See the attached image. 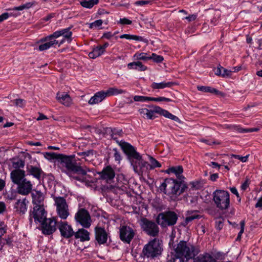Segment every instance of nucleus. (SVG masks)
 I'll return each instance as SVG.
<instances>
[{
  "label": "nucleus",
  "instance_id": "49",
  "mask_svg": "<svg viewBox=\"0 0 262 262\" xmlns=\"http://www.w3.org/2000/svg\"><path fill=\"white\" fill-rule=\"evenodd\" d=\"M67 238L72 237V236H75V232L73 230L71 226L67 224Z\"/></svg>",
  "mask_w": 262,
  "mask_h": 262
},
{
  "label": "nucleus",
  "instance_id": "59",
  "mask_svg": "<svg viewBox=\"0 0 262 262\" xmlns=\"http://www.w3.org/2000/svg\"><path fill=\"white\" fill-rule=\"evenodd\" d=\"M197 18V14H193L192 15H190L188 16H186L185 17V19L187 20L189 22L195 20Z\"/></svg>",
  "mask_w": 262,
  "mask_h": 262
},
{
  "label": "nucleus",
  "instance_id": "4",
  "mask_svg": "<svg viewBox=\"0 0 262 262\" xmlns=\"http://www.w3.org/2000/svg\"><path fill=\"white\" fill-rule=\"evenodd\" d=\"M171 252L179 256H182L188 260L194 258L199 253V250L190 243L181 241L178 244L174 245Z\"/></svg>",
  "mask_w": 262,
  "mask_h": 262
},
{
  "label": "nucleus",
  "instance_id": "9",
  "mask_svg": "<svg viewBox=\"0 0 262 262\" xmlns=\"http://www.w3.org/2000/svg\"><path fill=\"white\" fill-rule=\"evenodd\" d=\"M47 217V212L43 206H34L29 213V221L32 223L33 220L35 223H41Z\"/></svg>",
  "mask_w": 262,
  "mask_h": 262
},
{
  "label": "nucleus",
  "instance_id": "3",
  "mask_svg": "<svg viewBox=\"0 0 262 262\" xmlns=\"http://www.w3.org/2000/svg\"><path fill=\"white\" fill-rule=\"evenodd\" d=\"M187 188L185 182H180L179 180L172 178H166L160 186L159 189L166 194L180 195Z\"/></svg>",
  "mask_w": 262,
  "mask_h": 262
},
{
  "label": "nucleus",
  "instance_id": "8",
  "mask_svg": "<svg viewBox=\"0 0 262 262\" xmlns=\"http://www.w3.org/2000/svg\"><path fill=\"white\" fill-rule=\"evenodd\" d=\"M157 222L149 220L147 218H142L140 226L142 230L148 235L156 237L159 233V228Z\"/></svg>",
  "mask_w": 262,
  "mask_h": 262
},
{
  "label": "nucleus",
  "instance_id": "42",
  "mask_svg": "<svg viewBox=\"0 0 262 262\" xmlns=\"http://www.w3.org/2000/svg\"><path fill=\"white\" fill-rule=\"evenodd\" d=\"M12 102L15 106L20 107H24L26 104L25 101L23 99H16Z\"/></svg>",
  "mask_w": 262,
  "mask_h": 262
},
{
  "label": "nucleus",
  "instance_id": "32",
  "mask_svg": "<svg viewBox=\"0 0 262 262\" xmlns=\"http://www.w3.org/2000/svg\"><path fill=\"white\" fill-rule=\"evenodd\" d=\"M106 97H110L113 95H117L118 94H124L125 91L122 89H118L116 88H110L106 91H104Z\"/></svg>",
  "mask_w": 262,
  "mask_h": 262
},
{
  "label": "nucleus",
  "instance_id": "47",
  "mask_svg": "<svg viewBox=\"0 0 262 262\" xmlns=\"http://www.w3.org/2000/svg\"><path fill=\"white\" fill-rule=\"evenodd\" d=\"M58 229L62 236L66 237V223L61 222L58 226Z\"/></svg>",
  "mask_w": 262,
  "mask_h": 262
},
{
  "label": "nucleus",
  "instance_id": "48",
  "mask_svg": "<svg viewBox=\"0 0 262 262\" xmlns=\"http://www.w3.org/2000/svg\"><path fill=\"white\" fill-rule=\"evenodd\" d=\"M221 76L223 77H229L233 73L232 70H229L223 67Z\"/></svg>",
  "mask_w": 262,
  "mask_h": 262
},
{
  "label": "nucleus",
  "instance_id": "25",
  "mask_svg": "<svg viewBox=\"0 0 262 262\" xmlns=\"http://www.w3.org/2000/svg\"><path fill=\"white\" fill-rule=\"evenodd\" d=\"M41 40L45 42L38 46V50L40 51L48 50L51 47H53L54 45H57L59 43L58 40H51L47 39V36L42 39Z\"/></svg>",
  "mask_w": 262,
  "mask_h": 262
},
{
  "label": "nucleus",
  "instance_id": "7",
  "mask_svg": "<svg viewBox=\"0 0 262 262\" xmlns=\"http://www.w3.org/2000/svg\"><path fill=\"white\" fill-rule=\"evenodd\" d=\"M213 200L221 210L227 209L230 206V195L227 191L217 189L213 193Z\"/></svg>",
  "mask_w": 262,
  "mask_h": 262
},
{
  "label": "nucleus",
  "instance_id": "5",
  "mask_svg": "<svg viewBox=\"0 0 262 262\" xmlns=\"http://www.w3.org/2000/svg\"><path fill=\"white\" fill-rule=\"evenodd\" d=\"M162 250L161 243L159 239L155 238L144 246L142 254L144 257L152 259L161 255Z\"/></svg>",
  "mask_w": 262,
  "mask_h": 262
},
{
  "label": "nucleus",
  "instance_id": "50",
  "mask_svg": "<svg viewBox=\"0 0 262 262\" xmlns=\"http://www.w3.org/2000/svg\"><path fill=\"white\" fill-rule=\"evenodd\" d=\"M240 225L241 230L238 233L237 236L236 237V241H240L241 239V236L244 231L245 221H242L240 223Z\"/></svg>",
  "mask_w": 262,
  "mask_h": 262
},
{
  "label": "nucleus",
  "instance_id": "1",
  "mask_svg": "<svg viewBox=\"0 0 262 262\" xmlns=\"http://www.w3.org/2000/svg\"><path fill=\"white\" fill-rule=\"evenodd\" d=\"M87 171H90V170L82 167L80 159L76 158L75 155H67V174L70 177L84 182L85 178L83 176L86 174Z\"/></svg>",
  "mask_w": 262,
  "mask_h": 262
},
{
  "label": "nucleus",
  "instance_id": "2",
  "mask_svg": "<svg viewBox=\"0 0 262 262\" xmlns=\"http://www.w3.org/2000/svg\"><path fill=\"white\" fill-rule=\"evenodd\" d=\"M25 171L12 170L10 177L12 182L17 185L18 193L27 195L31 192L33 185L31 181L25 178Z\"/></svg>",
  "mask_w": 262,
  "mask_h": 262
},
{
  "label": "nucleus",
  "instance_id": "16",
  "mask_svg": "<svg viewBox=\"0 0 262 262\" xmlns=\"http://www.w3.org/2000/svg\"><path fill=\"white\" fill-rule=\"evenodd\" d=\"M94 233L96 243L101 245L107 243L109 233L104 227L99 226H96L94 229Z\"/></svg>",
  "mask_w": 262,
  "mask_h": 262
},
{
  "label": "nucleus",
  "instance_id": "63",
  "mask_svg": "<svg viewBox=\"0 0 262 262\" xmlns=\"http://www.w3.org/2000/svg\"><path fill=\"white\" fill-rule=\"evenodd\" d=\"M223 227V222L221 220L216 221L215 227L217 229L220 230Z\"/></svg>",
  "mask_w": 262,
  "mask_h": 262
},
{
  "label": "nucleus",
  "instance_id": "61",
  "mask_svg": "<svg viewBox=\"0 0 262 262\" xmlns=\"http://www.w3.org/2000/svg\"><path fill=\"white\" fill-rule=\"evenodd\" d=\"M9 16L10 14L7 12L4 13L0 15V23L8 19Z\"/></svg>",
  "mask_w": 262,
  "mask_h": 262
},
{
  "label": "nucleus",
  "instance_id": "64",
  "mask_svg": "<svg viewBox=\"0 0 262 262\" xmlns=\"http://www.w3.org/2000/svg\"><path fill=\"white\" fill-rule=\"evenodd\" d=\"M255 208H260V209H261V208H262V195H261V196L258 199L257 203L255 205Z\"/></svg>",
  "mask_w": 262,
  "mask_h": 262
},
{
  "label": "nucleus",
  "instance_id": "41",
  "mask_svg": "<svg viewBox=\"0 0 262 262\" xmlns=\"http://www.w3.org/2000/svg\"><path fill=\"white\" fill-rule=\"evenodd\" d=\"M149 101H156V102H160V101H166V102H171L172 100L169 98H166L164 97H149Z\"/></svg>",
  "mask_w": 262,
  "mask_h": 262
},
{
  "label": "nucleus",
  "instance_id": "43",
  "mask_svg": "<svg viewBox=\"0 0 262 262\" xmlns=\"http://www.w3.org/2000/svg\"><path fill=\"white\" fill-rule=\"evenodd\" d=\"M150 57L151 59H152L154 61L157 63H160L164 60L163 56L157 55L155 53H152Z\"/></svg>",
  "mask_w": 262,
  "mask_h": 262
},
{
  "label": "nucleus",
  "instance_id": "38",
  "mask_svg": "<svg viewBox=\"0 0 262 262\" xmlns=\"http://www.w3.org/2000/svg\"><path fill=\"white\" fill-rule=\"evenodd\" d=\"M150 164H149V169H154L157 167H161V164L155 158L150 156H148Z\"/></svg>",
  "mask_w": 262,
  "mask_h": 262
},
{
  "label": "nucleus",
  "instance_id": "6",
  "mask_svg": "<svg viewBox=\"0 0 262 262\" xmlns=\"http://www.w3.org/2000/svg\"><path fill=\"white\" fill-rule=\"evenodd\" d=\"M178 220V214L173 211L168 210L158 214L156 221L162 228L173 226Z\"/></svg>",
  "mask_w": 262,
  "mask_h": 262
},
{
  "label": "nucleus",
  "instance_id": "57",
  "mask_svg": "<svg viewBox=\"0 0 262 262\" xmlns=\"http://www.w3.org/2000/svg\"><path fill=\"white\" fill-rule=\"evenodd\" d=\"M119 23L122 25H130L132 24V21L129 19L124 17L120 19Z\"/></svg>",
  "mask_w": 262,
  "mask_h": 262
},
{
  "label": "nucleus",
  "instance_id": "12",
  "mask_svg": "<svg viewBox=\"0 0 262 262\" xmlns=\"http://www.w3.org/2000/svg\"><path fill=\"white\" fill-rule=\"evenodd\" d=\"M58 220L54 217L46 218L41 222L40 228L42 233L45 235H51L54 232L56 229V225Z\"/></svg>",
  "mask_w": 262,
  "mask_h": 262
},
{
  "label": "nucleus",
  "instance_id": "52",
  "mask_svg": "<svg viewBox=\"0 0 262 262\" xmlns=\"http://www.w3.org/2000/svg\"><path fill=\"white\" fill-rule=\"evenodd\" d=\"M116 130V128H109L108 129L107 132H108L109 134L110 135L112 139L114 140H116L117 142V143L119 144V142L117 140V138L116 137V135L114 134V132H115Z\"/></svg>",
  "mask_w": 262,
  "mask_h": 262
},
{
  "label": "nucleus",
  "instance_id": "60",
  "mask_svg": "<svg viewBox=\"0 0 262 262\" xmlns=\"http://www.w3.org/2000/svg\"><path fill=\"white\" fill-rule=\"evenodd\" d=\"M259 130V128L258 127H253V128H250L247 129H243L241 132H244V133H248V132H258Z\"/></svg>",
  "mask_w": 262,
  "mask_h": 262
},
{
  "label": "nucleus",
  "instance_id": "51",
  "mask_svg": "<svg viewBox=\"0 0 262 262\" xmlns=\"http://www.w3.org/2000/svg\"><path fill=\"white\" fill-rule=\"evenodd\" d=\"M152 111L154 112V113H156L163 116L165 110H164L158 106H153V110Z\"/></svg>",
  "mask_w": 262,
  "mask_h": 262
},
{
  "label": "nucleus",
  "instance_id": "17",
  "mask_svg": "<svg viewBox=\"0 0 262 262\" xmlns=\"http://www.w3.org/2000/svg\"><path fill=\"white\" fill-rule=\"evenodd\" d=\"M97 173L100 179L105 181L107 183L112 182L115 176V170L111 165L104 167L102 171L98 172Z\"/></svg>",
  "mask_w": 262,
  "mask_h": 262
},
{
  "label": "nucleus",
  "instance_id": "44",
  "mask_svg": "<svg viewBox=\"0 0 262 262\" xmlns=\"http://www.w3.org/2000/svg\"><path fill=\"white\" fill-rule=\"evenodd\" d=\"M103 23V21L101 19H98L95 21L89 24V28L93 29V28H97L101 26Z\"/></svg>",
  "mask_w": 262,
  "mask_h": 262
},
{
  "label": "nucleus",
  "instance_id": "26",
  "mask_svg": "<svg viewBox=\"0 0 262 262\" xmlns=\"http://www.w3.org/2000/svg\"><path fill=\"white\" fill-rule=\"evenodd\" d=\"M60 36H62L63 39L60 42L58 43L59 46L66 39V29H63L59 31H57L53 33L52 34L47 36V39L48 40H56L55 39L59 37Z\"/></svg>",
  "mask_w": 262,
  "mask_h": 262
},
{
  "label": "nucleus",
  "instance_id": "19",
  "mask_svg": "<svg viewBox=\"0 0 262 262\" xmlns=\"http://www.w3.org/2000/svg\"><path fill=\"white\" fill-rule=\"evenodd\" d=\"M26 169L28 174L33 176L38 181L40 180L41 178L45 174L44 172L39 166L37 167L32 165H27Z\"/></svg>",
  "mask_w": 262,
  "mask_h": 262
},
{
  "label": "nucleus",
  "instance_id": "14",
  "mask_svg": "<svg viewBox=\"0 0 262 262\" xmlns=\"http://www.w3.org/2000/svg\"><path fill=\"white\" fill-rule=\"evenodd\" d=\"M119 145L124 154L127 156L129 162L134 160V159L137 158L140 155L137 151L136 148L133 145L126 142L122 140L119 142Z\"/></svg>",
  "mask_w": 262,
  "mask_h": 262
},
{
  "label": "nucleus",
  "instance_id": "53",
  "mask_svg": "<svg viewBox=\"0 0 262 262\" xmlns=\"http://www.w3.org/2000/svg\"><path fill=\"white\" fill-rule=\"evenodd\" d=\"M6 233V229L4 227H0V248L2 249L5 243L3 242L2 236Z\"/></svg>",
  "mask_w": 262,
  "mask_h": 262
},
{
  "label": "nucleus",
  "instance_id": "30",
  "mask_svg": "<svg viewBox=\"0 0 262 262\" xmlns=\"http://www.w3.org/2000/svg\"><path fill=\"white\" fill-rule=\"evenodd\" d=\"M174 85L172 82H161L160 83L153 82L151 84V88L152 89H163L165 88H170Z\"/></svg>",
  "mask_w": 262,
  "mask_h": 262
},
{
  "label": "nucleus",
  "instance_id": "56",
  "mask_svg": "<svg viewBox=\"0 0 262 262\" xmlns=\"http://www.w3.org/2000/svg\"><path fill=\"white\" fill-rule=\"evenodd\" d=\"M72 32L70 31V28H67V42L70 43L72 40Z\"/></svg>",
  "mask_w": 262,
  "mask_h": 262
},
{
  "label": "nucleus",
  "instance_id": "35",
  "mask_svg": "<svg viewBox=\"0 0 262 262\" xmlns=\"http://www.w3.org/2000/svg\"><path fill=\"white\" fill-rule=\"evenodd\" d=\"M198 90L200 91L206 92V93H210L212 94H215L216 95L219 94L220 93L219 91L217 90L211 88L210 86H198Z\"/></svg>",
  "mask_w": 262,
  "mask_h": 262
},
{
  "label": "nucleus",
  "instance_id": "20",
  "mask_svg": "<svg viewBox=\"0 0 262 262\" xmlns=\"http://www.w3.org/2000/svg\"><path fill=\"white\" fill-rule=\"evenodd\" d=\"M166 172L167 173H174L177 178V180H179L180 182H184L185 178L182 174L183 172V168L182 166L179 165L177 166L170 167L166 170Z\"/></svg>",
  "mask_w": 262,
  "mask_h": 262
},
{
  "label": "nucleus",
  "instance_id": "18",
  "mask_svg": "<svg viewBox=\"0 0 262 262\" xmlns=\"http://www.w3.org/2000/svg\"><path fill=\"white\" fill-rule=\"evenodd\" d=\"M56 211L59 217L66 219V199L61 196H54Z\"/></svg>",
  "mask_w": 262,
  "mask_h": 262
},
{
  "label": "nucleus",
  "instance_id": "27",
  "mask_svg": "<svg viewBox=\"0 0 262 262\" xmlns=\"http://www.w3.org/2000/svg\"><path fill=\"white\" fill-rule=\"evenodd\" d=\"M194 262H217L216 259L209 253H205L200 254L196 258Z\"/></svg>",
  "mask_w": 262,
  "mask_h": 262
},
{
  "label": "nucleus",
  "instance_id": "54",
  "mask_svg": "<svg viewBox=\"0 0 262 262\" xmlns=\"http://www.w3.org/2000/svg\"><path fill=\"white\" fill-rule=\"evenodd\" d=\"M248 156H249V155H247L246 156L243 157V156H241L240 155H233V154L231 155L232 157H234L235 159H238L242 162H246L247 161Z\"/></svg>",
  "mask_w": 262,
  "mask_h": 262
},
{
  "label": "nucleus",
  "instance_id": "62",
  "mask_svg": "<svg viewBox=\"0 0 262 262\" xmlns=\"http://www.w3.org/2000/svg\"><path fill=\"white\" fill-rule=\"evenodd\" d=\"M230 189L231 192L232 193L234 194L237 198H239L238 201H240L241 199L239 197V195L237 191V189L235 187H231L230 188Z\"/></svg>",
  "mask_w": 262,
  "mask_h": 262
},
{
  "label": "nucleus",
  "instance_id": "45",
  "mask_svg": "<svg viewBox=\"0 0 262 262\" xmlns=\"http://www.w3.org/2000/svg\"><path fill=\"white\" fill-rule=\"evenodd\" d=\"M57 99L63 104H64L66 102V95L64 93H58L56 96Z\"/></svg>",
  "mask_w": 262,
  "mask_h": 262
},
{
  "label": "nucleus",
  "instance_id": "40",
  "mask_svg": "<svg viewBox=\"0 0 262 262\" xmlns=\"http://www.w3.org/2000/svg\"><path fill=\"white\" fill-rule=\"evenodd\" d=\"M163 116H164L166 118H169V119H170L177 122H178V123H180L181 122V120H180V119L177 117L175 115H172V114H171L170 113H169L168 111L167 110H165L163 115Z\"/></svg>",
  "mask_w": 262,
  "mask_h": 262
},
{
  "label": "nucleus",
  "instance_id": "55",
  "mask_svg": "<svg viewBox=\"0 0 262 262\" xmlns=\"http://www.w3.org/2000/svg\"><path fill=\"white\" fill-rule=\"evenodd\" d=\"M113 151H114V157L115 160L119 162L121 160V157L119 152L118 151L117 148H114Z\"/></svg>",
  "mask_w": 262,
  "mask_h": 262
},
{
  "label": "nucleus",
  "instance_id": "22",
  "mask_svg": "<svg viewBox=\"0 0 262 262\" xmlns=\"http://www.w3.org/2000/svg\"><path fill=\"white\" fill-rule=\"evenodd\" d=\"M104 91H101L95 94V95L91 98L89 101V103L91 105L98 104L102 102L106 98Z\"/></svg>",
  "mask_w": 262,
  "mask_h": 262
},
{
  "label": "nucleus",
  "instance_id": "24",
  "mask_svg": "<svg viewBox=\"0 0 262 262\" xmlns=\"http://www.w3.org/2000/svg\"><path fill=\"white\" fill-rule=\"evenodd\" d=\"M90 232L84 228L78 229L77 231L75 232V238L76 239H80L81 242L89 241L90 239Z\"/></svg>",
  "mask_w": 262,
  "mask_h": 262
},
{
  "label": "nucleus",
  "instance_id": "31",
  "mask_svg": "<svg viewBox=\"0 0 262 262\" xmlns=\"http://www.w3.org/2000/svg\"><path fill=\"white\" fill-rule=\"evenodd\" d=\"M119 37H120V38H125L127 39H132V40H137V41H142V42H144L145 43H147L148 42V40L147 39L144 38L142 36H137V35H135L124 34L121 35L119 36Z\"/></svg>",
  "mask_w": 262,
  "mask_h": 262
},
{
  "label": "nucleus",
  "instance_id": "39",
  "mask_svg": "<svg viewBox=\"0 0 262 262\" xmlns=\"http://www.w3.org/2000/svg\"><path fill=\"white\" fill-rule=\"evenodd\" d=\"M134 57L136 58L138 60H150L151 58L149 56H148L147 53H136L134 55Z\"/></svg>",
  "mask_w": 262,
  "mask_h": 262
},
{
  "label": "nucleus",
  "instance_id": "10",
  "mask_svg": "<svg viewBox=\"0 0 262 262\" xmlns=\"http://www.w3.org/2000/svg\"><path fill=\"white\" fill-rule=\"evenodd\" d=\"M76 221L84 228H89L92 224V221L89 211L84 208L78 210L75 216Z\"/></svg>",
  "mask_w": 262,
  "mask_h": 262
},
{
  "label": "nucleus",
  "instance_id": "33",
  "mask_svg": "<svg viewBox=\"0 0 262 262\" xmlns=\"http://www.w3.org/2000/svg\"><path fill=\"white\" fill-rule=\"evenodd\" d=\"M167 259V262H185L187 261L185 258L177 255L172 252H171L170 255H168Z\"/></svg>",
  "mask_w": 262,
  "mask_h": 262
},
{
  "label": "nucleus",
  "instance_id": "58",
  "mask_svg": "<svg viewBox=\"0 0 262 262\" xmlns=\"http://www.w3.org/2000/svg\"><path fill=\"white\" fill-rule=\"evenodd\" d=\"M94 150H89L86 151L81 152L78 153L79 156H84L86 157H88L91 155H93Z\"/></svg>",
  "mask_w": 262,
  "mask_h": 262
},
{
  "label": "nucleus",
  "instance_id": "36",
  "mask_svg": "<svg viewBox=\"0 0 262 262\" xmlns=\"http://www.w3.org/2000/svg\"><path fill=\"white\" fill-rule=\"evenodd\" d=\"M12 166L15 168L14 170L24 171L20 168L24 167L25 161L20 159L14 160L12 163Z\"/></svg>",
  "mask_w": 262,
  "mask_h": 262
},
{
  "label": "nucleus",
  "instance_id": "37",
  "mask_svg": "<svg viewBox=\"0 0 262 262\" xmlns=\"http://www.w3.org/2000/svg\"><path fill=\"white\" fill-rule=\"evenodd\" d=\"M32 198H33V203L34 206H43V197L42 195L37 194L34 195V194H32Z\"/></svg>",
  "mask_w": 262,
  "mask_h": 262
},
{
  "label": "nucleus",
  "instance_id": "15",
  "mask_svg": "<svg viewBox=\"0 0 262 262\" xmlns=\"http://www.w3.org/2000/svg\"><path fill=\"white\" fill-rule=\"evenodd\" d=\"M135 233L134 230L129 226H122L119 229V237L124 243L129 244L133 239Z\"/></svg>",
  "mask_w": 262,
  "mask_h": 262
},
{
  "label": "nucleus",
  "instance_id": "29",
  "mask_svg": "<svg viewBox=\"0 0 262 262\" xmlns=\"http://www.w3.org/2000/svg\"><path fill=\"white\" fill-rule=\"evenodd\" d=\"M104 53L105 52L103 50L100 46H97L93 48L92 52L89 53V56L91 58L95 59L100 56Z\"/></svg>",
  "mask_w": 262,
  "mask_h": 262
},
{
  "label": "nucleus",
  "instance_id": "23",
  "mask_svg": "<svg viewBox=\"0 0 262 262\" xmlns=\"http://www.w3.org/2000/svg\"><path fill=\"white\" fill-rule=\"evenodd\" d=\"M186 217L183 223L184 226H186L190 222L195 219H200L201 216L196 210H188L186 212Z\"/></svg>",
  "mask_w": 262,
  "mask_h": 262
},
{
  "label": "nucleus",
  "instance_id": "21",
  "mask_svg": "<svg viewBox=\"0 0 262 262\" xmlns=\"http://www.w3.org/2000/svg\"><path fill=\"white\" fill-rule=\"evenodd\" d=\"M28 203L29 202L26 199L17 200L15 204L16 211L20 214H24L27 210Z\"/></svg>",
  "mask_w": 262,
  "mask_h": 262
},
{
  "label": "nucleus",
  "instance_id": "34",
  "mask_svg": "<svg viewBox=\"0 0 262 262\" xmlns=\"http://www.w3.org/2000/svg\"><path fill=\"white\" fill-rule=\"evenodd\" d=\"M99 0H83L80 5L84 8L91 9L94 5L98 4Z\"/></svg>",
  "mask_w": 262,
  "mask_h": 262
},
{
  "label": "nucleus",
  "instance_id": "28",
  "mask_svg": "<svg viewBox=\"0 0 262 262\" xmlns=\"http://www.w3.org/2000/svg\"><path fill=\"white\" fill-rule=\"evenodd\" d=\"M127 67L129 69H135L139 71H144L147 69L146 66L139 61L129 63Z\"/></svg>",
  "mask_w": 262,
  "mask_h": 262
},
{
  "label": "nucleus",
  "instance_id": "11",
  "mask_svg": "<svg viewBox=\"0 0 262 262\" xmlns=\"http://www.w3.org/2000/svg\"><path fill=\"white\" fill-rule=\"evenodd\" d=\"M130 163L134 171L139 175H142L144 171L149 169V163L143 160L140 155L132 160Z\"/></svg>",
  "mask_w": 262,
  "mask_h": 262
},
{
  "label": "nucleus",
  "instance_id": "46",
  "mask_svg": "<svg viewBox=\"0 0 262 262\" xmlns=\"http://www.w3.org/2000/svg\"><path fill=\"white\" fill-rule=\"evenodd\" d=\"M134 100L135 101L146 102L149 101V97L143 96H135Z\"/></svg>",
  "mask_w": 262,
  "mask_h": 262
},
{
  "label": "nucleus",
  "instance_id": "13",
  "mask_svg": "<svg viewBox=\"0 0 262 262\" xmlns=\"http://www.w3.org/2000/svg\"><path fill=\"white\" fill-rule=\"evenodd\" d=\"M45 157L49 160H56L55 163L61 171L66 172V155L55 152H46Z\"/></svg>",
  "mask_w": 262,
  "mask_h": 262
}]
</instances>
